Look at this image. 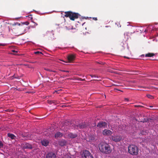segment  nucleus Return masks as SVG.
I'll use <instances>...</instances> for the list:
<instances>
[{
	"mask_svg": "<svg viewBox=\"0 0 158 158\" xmlns=\"http://www.w3.org/2000/svg\"><path fill=\"white\" fill-rule=\"evenodd\" d=\"M85 81V79H81V81Z\"/></svg>",
	"mask_w": 158,
	"mask_h": 158,
	"instance_id": "e433bc0d",
	"label": "nucleus"
},
{
	"mask_svg": "<svg viewBox=\"0 0 158 158\" xmlns=\"http://www.w3.org/2000/svg\"><path fill=\"white\" fill-rule=\"evenodd\" d=\"M68 136L70 138L73 139L76 138L77 136V135L76 134H73V133H70L68 134Z\"/></svg>",
	"mask_w": 158,
	"mask_h": 158,
	"instance_id": "4468645a",
	"label": "nucleus"
},
{
	"mask_svg": "<svg viewBox=\"0 0 158 158\" xmlns=\"http://www.w3.org/2000/svg\"><path fill=\"white\" fill-rule=\"evenodd\" d=\"M33 19V18H32V17H31V19Z\"/></svg>",
	"mask_w": 158,
	"mask_h": 158,
	"instance_id": "37998d69",
	"label": "nucleus"
},
{
	"mask_svg": "<svg viewBox=\"0 0 158 158\" xmlns=\"http://www.w3.org/2000/svg\"><path fill=\"white\" fill-rule=\"evenodd\" d=\"M58 144L61 146H63L66 145L67 141L65 140H62L59 141Z\"/></svg>",
	"mask_w": 158,
	"mask_h": 158,
	"instance_id": "9b49d317",
	"label": "nucleus"
},
{
	"mask_svg": "<svg viewBox=\"0 0 158 158\" xmlns=\"http://www.w3.org/2000/svg\"><path fill=\"white\" fill-rule=\"evenodd\" d=\"M22 24L24 25V24H25L26 25H29V23L28 22H24V23H23Z\"/></svg>",
	"mask_w": 158,
	"mask_h": 158,
	"instance_id": "b1692460",
	"label": "nucleus"
},
{
	"mask_svg": "<svg viewBox=\"0 0 158 158\" xmlns=\"http://www.w3.org/2000/svg\"><path fill=\"white\" fill-rule=\"evenodd\" d=\"M107 123L103 122H99L97 124V126L100 128L105 127L106 126Z\"/></svg>",
	"mask_w": 158,
	"mask_h": 158,
	"instance_id": "1a4fd4ad",
	"label": "nucleus"
},
{
	"mask_svg": "<svg viewBox=\"0 0 158 158\" xmlns=\"http://www.w3.org/2000/svg\"><path fill=\"white\" fill-rule=\"evenodd\" d=\"M14 78H16V79H19V77H16L15 76V75L14 74L13 76L11 77V79H13Z\"/></svg>",
	"mask_w": 158,
	"mask_h": 158,
	"instance_id": "5701e85b",
	"label": "nucleus"
},
{
	"mask_svg": "<svg viewBox=\"0 0 158 158\" xmlns=\"http://www.w3.org/2000/svg\"><path fill=\"white\" fill-rule=\"evenodd\" d=\"M83 158H94L93 156L89 151L85 150L84 151L82 155Z\"/></svg>",
	"mask_w": 158,
	"mask_h": 158,
	"instance_id": "20e7f679",
	"label": "nucleus"
},
{
	"mask_svg": "<svg viewBox=\"0 0 158 158\" xmlns=\"http://www.w3.org/2000/svg\"><path fill=\"white\" fill-rule=\"evenodd\" d=\"M3 146V144L2 142L0 141V148H2Z\"/></svg>",
	"mask_w": 158,
	"mask_h": 158,
	"instance_id": "bb28decb",
	"label": "nucleus"
},
{
	"mask_svg": "<svg viewBox=\"0 0 158 158\" xmlns=\"http://www.w3.org/2000/svg\"><path fill=\"white\" fill-rule=\"evenodd\" d=\"M111 138L113 141L115 142H118L121 140L122 137L120 135H115L114 136H112Z\"/></svg>",
	"mask_w": 158,
	"mask_h": 158,
	"instance_id": "39448f33",
	"label": "nucleus"
},
{
	"mask_svg": "<svg viewBox=\"0 0 158 158\" xmlns=\"http://www.w3.org/2000/svg\"><path fill=\"white\" fill-rule=\"evenodd\" d=\"M151 120V119L149 118H144L142 121L141 122L143 123L147 122H149Z\"/></svg>",
	"mask_w": 158,
	"mask_h": 158,
	"instance_id": "6ab92c4d",
	"label": "nucleus"
},
{
	"mask_svg": "<svg viewBox=\"0 0 158 158\" xmlns=\"http://www.w3.org/2000/svg\"><path fill=\"white\" fill-rule=\"evenodd\" d=\"M75 80L81 81V78L79 77H76L75 78Z\"/></svg>",
	"mask_w": 158,
	"mask_h": 158,
	"instance_id": "a878e982",
	"label": "nucleus"
},
{
	"mask_svg": "<svg viewBox=\"0 0 158 158\" xmlns=\"http://www.w3.org/2000/svg\"><path fill=\"white\" fill-rule=\"evenodd\" d=\"M93 19L94 20H95V21H96V20H98V19H97V18H96V17L93 18Z\"/></svg>",
	"mask_w": 158,
	"mask_h": 158,
	"instance_id": "473e14b6",
	"label": "nucleus"
},
{
	"mask_svg": "<svg viewBox=\"0 0 158 158\" xmlns=\"http://www.w3.org/2000/svg\"><path fill=\"white\" fill-rule=\"evenodd\" d=\"M67 58L68 62H70L75 59V56L73 55H70L68 56Z\"/></svg>",
	"mask_w": 158,
	"mask_h": 158,
	"instance_id": "9d476101",
	"label": "nucleus"
},
{
	"mask_svg": "<svg viewBox=\"0 0 158 158\" xmlns=\"http://www.w3.org/2000/svg\"><path fill=\"white\" fill-rule=\"evenodd\" d=\"M125 100L126 101H129V99L128 98H125Z\"/></svg>",
	"mask_w": 158,
	"mask_h": 158,
	"instance_id": "72a5a7b5",
	"label": "nucleus"
},
{
	"mask_svg": "<svg viewBox=\"0 0 158 158\" xmlns=\"http://www.w3.org/2000/svg\"><path fill=\"white\" fill-rule=\"evenodd\" d=\"M12 52H17L16 51H15V50H12Z\"/></svg>",
	"mask_w": 158,
	"mask_h": 158,
	"instance_id": "c9c22d12",
	"label": "nucleus"
},
{
	"mask_svg": "<svg viewBox=\"0 0 158 158\" xmlns=\"http://www.w3.org/2000/svg\"><path fill=\"white\" fill-rule=\"evenodd\" d=\"M155 54L153 53H148L145 55L146 57H151L154 56Z\"/></svg>",
	"mask_w": 158,
	"mask_h": 158,
	"instance_id": "a211bd4d",
	"label": "nucleus"
},
{
	"mask_svg": "<svg viewBox=\"0 0 158 158\" xmlns=\"http://www.w3.org/2000/svg\"><path fill=\"white\" fill-rule=\"evenodd\" d=\"M20 29L22 30V32L20 34H23L26 31V29L25 28V27H24L23 25H21L20 26Z\"/></svg>",
	"mask_w": 158,
	"mask_h": 158,
	"instance_id": "f3484780",
	"label": "nucleus"
},
{
	"mask_svg": "<svg viewBox=\"0 0 158 158\" xmlns=\"http://www.w3.org/2000/svg\"><path fill=\"white\" fill-rule=\"evenodd\" d=\"M87 126V125L85 123H80V129H82L86 128Z\"/></svg>",
	"mask_w": 158,
	"mask_h": 158,
	"instance_id": "dca6fc26",
	"label": "nucleus"
},
{
	"mask_svg": "<svg viewBox=\"0 0 158 158\" xmlns=\"http://www.w3.org/2000/svg\"><path fill=\"white\" fill-rule=\"evenodd\" d=\"M61 71L64 72L69 73V71H66L64 70H61Z\"/></svg>",
	"mask_w": 158,
	"mask_h": 158,
	"instance_id": "c756f323",
	"label": "nucleus"
},
{
	"mask_svg": "<svg viewBox=\"0 0 158 158\" xmlns=\"http://www.w3.org/2000/svg\"><path fill=\"white\" fill-rule=\"evenodd\" d=\"M150 107H152V106H150Z\"/></svg>",
	"mask_w": 158,
	"mask_h": 158,
	"instance_id": "49530a36",
	"label": "nucleus"
},
{
	"mask_svg": "<svg viewBox=\"0 0 158 158\" xmlns=\"http://www.w3.org/2000/svg\"><path fill=\"white\" fill-rule=\"evenodd\" d=\"M100 152L103 153L108 154L111 153L112 150L109 145L106 143L102 142L98 146Z\"/></svg>",
	"mask_w": 158,
	"mask_h": 158,
	"instance_id": "f257e3e1",
	"label": "nucleus"
},
{
	"mask_svg": "<svg viewBox=\"0 0 158 158\" xmlns=\"http://www.w3.org/2000/svg\"><path fill=\"white\" fill-rule=\"evenodd\" d=\"M41 143L42 145L44 146H47L49 144V141L46 139H43L41 141Z\"/></svg>",
	"mask_w": 158,
	"mask_h": 158,
	"instance_id": "ddd939ff",
	"label": "nucleus"
},
{
	"mask_svg": "<svg viewBox=\"0 0 158 158\" xmlns=\"http://www.w3.org/2000/svg\"><path fill=\"white\" fill-rule=\"evenodd\" d=\"M56 155L55 153L50 152L47 154L46 158H56Z\"/></svg>",
	"mask_w": 158,
	"mask_h": 158,
	"instance_id": "0eeeda50",
	"label": "nucleus"
},
{
	"mask_svg": "<svg viewBox=\"0 0 158 158\" xmlns=\"http://www.w3.org/2000/svg\"><path fill=\"white\" fill-rule=\"evenodd\" d=\"M35 54H42V53L41 52H39V51H37V52H35Z\"/></svg>",
	"mask_w": 158,
	"mask_h": 158,
	"instance_id": "393cba45",
	"label": "nucleus"
},
{
	"mask_svg": "<svg viewBox=\"0 0 158 158\" xmlns=\"http://www.w3.org/2000/svg\"><path fill=\"white\" fill-rule=\"evenodd\" d=\"M128 152L133 156H136L138 154L139 148L135 145H130L128 147Z\"/></svg>",
	"mask_w": 158,
	"mask_h": 158,
	"instance_id": "f03ea898",
	"label": "nucleus"
},
{
	"mask_svg": "<svg viewBox=\"0 0 158 158\" xmlns=\"http://www.w3.org/2000/svg\"><path fill=\"white\" fill-rule=\"evenodd\" d=\"M7 136L10 138H11V139H15L16 138V136L13 134L8 133L7 134Z\"/></svg>",
	"mask_w": 158,
	"mask_h": 158,
	"instance_id": "2eb2a0df",
	"label": "nucleus"
},
{
	"mask_svg": "<svg viewBox=\"0 0 158 158\" xmlns=\"http://www.w3.org/2000/svg\"><path fill=\"white\" fill-rule=\"evenodd\" d=\"M90 76H91L92 77H97L95 75H90Z\"/></svg>",
	"mask_w": 158,
	"mask_h": 158,
	"instance_id": "7c9ffc66",
	"label": "nucleus"
},
{
	"mask_svg": "<svg viewBox=\"0 0 158 158\" xmlns=\"http://www.w3.org/2000/svg\"><path fill=\"white\" fill-rule=\"evenodd\" d=\"M63 136L62 133L60 132H57L55 135V137L56 139H58L59 138H60Z\"/></svg>",
	"mask_w": 158,
	"mask_h": 158,
	"instance_id": "f8f14e48",
	"label": "nucleus"
},
{
	"mask_svg": "<svg viewBox=\"0 0 158 158\" xmlns=\"http://www.w3.org/2000/svg\"><path fill=\"white\" fill-rule=\"evenodd\" d=\"M124 58H127V59H129V58L128 57H126V56H124Z\"/></svg>",
	"mask_w": 158,
	"mask_h": 158,
	"instance_id": "4c0bfd02",
	"label": "nucleus"
},
{
	"mask_svg": "<svg viewBox=\"0 0 158 158\" xmlns=\"http://www.w3.org/2000/svg\"><path fill=\"white\" fill-rule=\"evenodd\" d=\"M56 101H48V103L49 104H52V103H54L55 104Z\"/></svg>",
	"mask_w": 158,
	"mask_h": 158,
	"instance_id": "4be33fe9",
	"label": "nucleus"
},
{
	"mask_svg": "<svg viewBox=\"0 0 158 158\" xmlns=\"http://www.w3.org/2000/svg\"><path fill=\"white\" fill-rule=\"evenodd\" d=\"M52 72H54V73L56 72V71H52Z\"/></svg>",
	"mask_w": 158,
	"mask_h": 158,
	"instance_id": "79ce46f5",
	"label": "nucleus"
},
{
	"mask_svg": "<svg viewBox=\"0 0 158 158\" xmlns=\"http://www.w3.org/2000/svg\"><path fill=\"white\" fill-rule=\"evenodd\" d=\"M80 124H78L77 125H76L75 126L74 128L78 130L80 129Z\"/></svg>",
	"mask_w": 158,
	"mask_h": 158,
	"instance_id": "412c9836",
	"label": "nucleus"
},
{
	"mask_svg": "<svg viewBox=\"0 0 158 158\" xmlns=\"http://www.w3.org/2000/svg\"><path fill=\"white\" fill-rule=\"evenodd\" d=\"M61 60L62 61L64 62V61H63V60Z\"/></svg>",
	"mask_w": 158,
	"mask_h": 158,
	"instance_id": "a18cd8bd",
	"label": "nucleus"
},
{
	"mask_svg": "<svg viewBox=\"0 0 158 158\" xmlns=\"http://www.w3.org/2000/svg\"><path fill=\"white\" fill-rule=\"evenodd\" d=\"M64 158H71V157L69 155H66Z\"/></svg>",
	"mask_w": 158,
	"mask_h": 158,
	"instance_id": "c85d7f7f",
	"label": "nucleus"
},
{
	"mask_svg": "<svg viewBox=\"0 0 158 158\" xmlns=\"http://www.w3.org/2000/svg\"><path fill=\"white\" fill-rule=\"evenodd\" d=\"M115 86H117L118 85H114Z\"/></svg>",
	"mask_w": 158,
	"mask_h": 158,
	"instance_id": "c03bdc74",
	"label": "nucleus"
},
{
	"mask_svg": "<svg viewBox=\"0 0 158 158\" xmlns=\"http://www.w3.org/2000/svg\"><path fill=\"white\" fill-rule=\"evenodd\" d=\"M135 107H142V106L140 105H135Z\"/></svg>",
	"mask_w": 158,
	"mask_h": 158,
	"instance_id": "2f4dec72",
	"label": "nucleus"
},
{
	"mask_svg": "<svg viewBox=\"0 0 158 158\" xmlns=\"http://www.w3.org/2000/svg\"><path fill=\"white\" fill-rule=\"evenodd\" d=\"M5 45L4 44H2L0 43V46H4Z\"/></svg>",
	"mask_w": 158,
	"mask_h": 158,
	"instance_id": "f704fd0d",
	"label": "nucleus"
},
{
	"mask_svg": "<svg viewBox=\"0 0 158 158\" xmlns=\"http://www.w3.org/2000/svg\"><path fill=\"white\" fill-rule=\"evenodd\" d=\"M97 63H98V64H101V63H99V62H97Z\"/></svg>",
	"mask_w": 158,
	"mask_h": 158,
	"instance_id": "ea45409f",
	"label": "nucleus"
},
{
	"mask_svg": "<svg viewBox=\"0 0 158 158\" xmlns=\"http://www.w3.org/2000/svg\"><path fill=\"white\" fill-rule=\"evenodd\" d=\"M23 148L24 149H30L32 148V146L31 144L29 143L25 142L23 144Z\"/></svg>",
	"mask_w": 158,
	"mask_h": 158,
	"instance_id": "6e6552de",
	"label": "nucleus"
},
{
	"mask_svg": "<svg viewBox=\"0 0 158 158\" xmlns=\"http://www.w3.org/2000/svg\"><path fill=\"white\" fill-rule=\"evenodd\" d=\"M17 24H18L19 25V26H20V24H19V23H17Z\"/></svg>",
	"mask_w": 158,
	"mask_h": 158,
	"instance_id": "a19ab883",
	"label": "nucleus"
},
{
	"mask_svg": "<svg viewBox=\"0 0 158 158\" xmlns=\"http://www.w3.org/2000/svg\"><path fill=\"white\" fill-rule=\"evenodd\" d=\"M44 69L46 70H47V71H52V70H50V69H47L46 68H44Z\"/></svg>",
	"mask_w": 158,
	"mask_h": 158,
	"instance_id": "cd10ccee",
	"label": "nucleus"
},
{
	"mask_svg": "<svg viewBox=\"0 0 158 158\" xmlns=\"http://www.w3.org/2000/svg\"><path fill=\"white\" fill-rule=\"evenodd\" d=\"M113 132L110 130L108 129H105L103 131V134L105 136H109L112 134Z\"/></svg>",
	"mask_w": 158,
	"mask_h": 158,
	"instance_id": "423d86ee",
	"label": "nucleus"
},
{
	"mask_svg": "<svg viewBox=\"0 0 158 158\" xmlns=\"http://www.w3.org/2000/svg\"><path fill=\"white\" fill-rule=\"evenodd\" d=\"M147 96L148 98L151 99H153L154 98V97L150 94L147 95Z\"/></svg>",
	"mask_w": 158,
	"mask_h": 158,
	"instance_id": "aec40b11",
	"label": "nucleus"
},
{
	"mask_svg": "<svg viewBox=\"0 0 158 158\" xmlns=\"http://www.w3.org/2000/svg\"><path fill=\"white\" fill-rule=\"evenodd\" d=\"M32 16V15H29L28 16L29 17H30V16Z\"/></svg>",
	"mask_w": 158,
	"mask_h": 158,
	"instance_id": "58836bf2",
	"label": "nucleus"
},
{
	"mask_svg": "<svg viewBox=\"0 0 158 158\" xmlns=\"http://www.w3.org/2000/svg\"><path fill=\"white\" fill-rule=\"evenodd\" d=\"M64 16L66 17H69L70 19L74 21L78 18L80 15L78 13L73 12L71 11H66L64 12Z\"/></svg>",
	"mask_w": 158,
	"mask_h": 158,
	"instance_id": "7ed1b4c3",
	"label": "nucleus"
}]
</instances>
